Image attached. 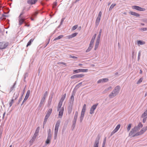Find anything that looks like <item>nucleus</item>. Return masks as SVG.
Wrapping results in <instances>:
<instances>
[{
    "instance_id": "obj_1",
    "label": "nucleus",
    "mask_w": 147,
    "mask_h": 147,
    "mask_svg": "<svg viewBox=\"0 0 147 147\" xmlns=\"http://www.w3.org/2000/svg\"><path fill=\"white\" fill-rule=\"evenodd\" d=\"M120 89V87L119 86L115 87L112 92L109 95L110 98H112L117 95Z\"/></svg>"
},
{
    "instance_id": "obj_2",
    "label": "nucleus",
    "mask_w": 147,
    "mask_h": 147,
    "mask_svg": "<svg viewBox=\"0 0 147 147\" xmlns=\"http://www.w3.org/2000/svg\"><path fill=\"white\" fill-rule=\"evenodd\" d=\"M143 127V125L141 123H140L138 125V126L135 127L134 128L132 129L129 134V136H131L136 131L138 130L140 128L142 127Z\"/></svg>"
},
{
    "instance_id": "obj_3",
    "label": "nucleus",
    "mask_w": 147,
    "mask_h": 147,
    "mask_svg": "<svg viewBox=\"0 0 147 147\" xmlns=\"http://www.w3.org/2000/svg\"><path fill=\"white\" fill-rule=\"evenodd\" d=\"M48 135L47 139L45 142L46 144H49L51 140V129H49L47 131Z\"/></svg>"
},
{
    "instance_id": "obj_4",
    "label": "nucleus",
    "mask_w": 147,
    "mask_h": 147,
    "mask_svg": "<svg viewBox=\"0 0 147 147\" xmlns=\"http://www.w3.org/2000/svg\"><path fill=\"white\" fill-rule=\"evenodd\" d=\"M147 129V126H145L143 127L142 129L140 130V131L138 133H136L135 135H132L131 136L133 137H134L136 136H138L142 134Z\"/></svg>"
},
{
    "instance_id": "obj_5",
    "label": "nucleus",
    "mask_w": 147,
    "mask_h": 147,
    "mask_svg": "<svg viewBox=\"0 0 147 147\" xmlns=\"http://www.w3.org/2000/svg\"><path fill=\"white\" fill-rule=\"evenodd\" d=\"M98 103H97L92 105L90 109V114H92L94 113V111L96 109L98 105Z\"/></svg>"
},
{
    "instance_id": "obj_6",
    "label": "nucleus",
    "mask_w": 147,
    "mask_h": 147,
    "mask_svg": "<svg viewBox=\"0 0 147 147\" xmlns=\"http://www.w3.org/2000/svg\"><path fill=\"white\" fill-rule=\"evenodd\" d=\"M132 7L133 9H136L140 11H144L146 10L144 8L136 5L132 6Z\"/></svg>"
},
{
    "instance_id": "obj_7",
    "label": "nucleus",
    "mask_w": 147,
    "mask_h": 147,
    "mask_svg": "<svg viewBox=\"0 0 147 147\" xmlns=\"http://www.w3.org/2000/svg\"><path fill=\"white\" fill-rule=\"evenodd\" d=\"M88 71V69H80L77 70H74V72L75 73H78L80 72H87Z\"/></svg>"
},
{
    "instance_id": "obj_8",
    "label": "nucleus",
    "mask_w": 147,
    "mask_h": 147,
    "mask_svg": "<svg viewBox=\"0 0 147 147\" xmlns=\"http://www.w3.org/2000/svg\"><path fill=\"white\" fill-rule=\"evenodd\" d=\"M8 46V44L3 42H0V49L5 48Z\"/></svg>"
},
{
    "instance_id": "obj_9",
    "label": "nucleus",
    "mask_w": 147,
    "mask_h": 147,
    "mask_svg": "<svg viewBox=\"0 0 147 147\" xmlns=\"http://www.w3.org/2000/svg\"><path fill=\"white\" fill-rule=\"evenodd\" d=\"M120 127V125L119 124L117 125L115 128L111 132V134L110 136H111L112 135L115 133L119 129Z\"/></svg>"
},
{
    "instance_id": "obj_10",
    "label": "nucleus",
    "mask_w": 147,
    "mask_h": 147,
    "mask_svg": "<svg viewBox=\"0 0 147 147\" xmlns=\"http://www.w3.org/2000/svg\"><path fill=\"white\" fill-rule=\"evenodd\" d=\"M84 76V75L83 74H77L76 75H74L71 76V78L72 79H74L76 78H81L83 77Z\"/></svg>"
},
{
    "instance_id": "obj_11",
    "label": "nucleus",
    "mask_w": 147,
    "mask_h": 147,
    "mask_svg": "<svg viewBox=\"0 0 147 147\" xmlns=\"http://www.w3.org/2000/svg\"><path fill=\"white\" fill-rule=\"evenodd\" d=\"M60 121L59 120H58L56 124L55 125L54 131H58L59 129V127L60 125Z\"/></svg>"
},
{
    "instance_id": "obj_12",
    "label": "nucleus",
    "mask_w": 147,
    "mask_h": 147,
    "mask_svg": "<svg viewBox=\"0 0 147 147\" xmlns=\"http://www.w3.org/2000/svg\"><path fill=\"white\" fill-rule=\"evenodd\" d=\"M99 142V138H97L94 144L93 147H98Z\"/></svg>"
},
{
    "instance_id": "obj_13",
    "label": "nucleus",
    "mask_w": 147,
    "mask_h": 147,
    "mask_svg": "<svg viewBox=\"0 0 147 147\" xmlns=\"http://www.w3.org/2000/svg\"><path fill=\"white\" fill-rule=\"evenodd\" d=\"M64 111L63 108L62 107L59 109V117L60 118H61L63 115Z\"/></svg>"
},
{
    "instance_id": "obj_14",
    "label": "nucleus",
    "mask_w": 147,
    "mask_h": 147,
    "mask_svg": "<svg viewBox=\"0 0 147 147\" xmlns=\"http://www.w3.org/2000/svg\"><path fill=\"white\" fill-rule=\"evenodd\" d=\"M108 81V79L107 78H103L100 79L98 80L97 83L99 84L101 83L105 82Z\"/></svg>"
},
{
    "instance_id": "obj_15",
    "label": "nucleus",
    "mask_w": 147,
    "mask_h": 147,
    "mask_svg": "<svg viewBox=\"0 0 147 147\" xmlns=\"http://www.w3.org/2000/svg\"><path fill=\"white\" fill-rule=\"evenodd\" d=\"M45 98H42L40 100V103L39 105V107H41L45 103Z\"/></svg>"
},
{
    "instance_id": "obj_16",
    "label": "nucleus",
    "mask_w": 147,
    "mask_h": 147,
    "mask_svg": "<svg viewBox=\"0 0 147 147\" xmlns=\"http://www.w3.org/2000/svg\"><path fill=\"white\" fill-rule=\"evenodd\" d=\"M38 0H28L27 3L28 4L32 5L35 4Z\"/></svg>"
},
{
    "instance_id": "obj_17",
    "label": "nucleus",
    "mask_w": 147,
    "mask_h": 147,
    "mask_svg": "<svg viewBox=\"0 0 147 147\" xmlns=\"http://www.w3.org/2000/svg\"><path fill=\"white\" fill-rule=\"evenodd\" d=\"M129 13L132 15L135 16L136 17H138L140 16V15L138 13L133 11H130Z\"/></svg>"
},
{
    "instance_id": "obj_18",
    "label": "nucleus",
    "mask_w": 147,
    "mask_h": 147,
    "mask_svg": "<svg viewBox=\"0 0 147 147\" xmlns=\"http://www.w3.org/2000/svg\"><path fill=\"white\" fill-rule=\"evenodd\" d=\"M25 19L23 18H19V25H21L24 22Z\"/></svg>"
},
{
    "instance_id": "obj_19",
    "label": "nucleus",
    "mask_w": 147,
    "mask_h": 147,
    "mask_svg": "<svg viewBox=\"0 0 147 147\" xmlns=\"http://www.w3.org/2000/svg\"><path fill=\"white\" fill-rule=\"evenodd\" d=\"M99 42L100 40L97 39L94 47V49L95 50H96V49L98 48L99 45Z\"/></svg>"
},
{
    "instance_id": "obj_20",
    "label": "nucleus",
    "mask_w": 147,
    "mask_h": 147,
    "mask_svg": "<svg viewBox=\"0 0 147 147\" xmlns=\"http://www.w3.org/2000/svg\"><path fill=\"white\" fill-rule=\"evenodd\" d=\"M37 135H37L36 134H34L32 138L31 139V140L30 141V142H33L35 140V139H36Z\"/></svg>"
},
{
    "instance_id": "obj_21",
    "label": "nucleus",
    "mask_w": 147,
    "mask_h": 147,
    "mask_svg": "<svg viewBox=\"0 0 147 147\" xmlns=\"http://www.w3.org/2000/svg\"><path fill=\"white\" fill-rule=\"evenodd\" d=\"M100 18L98 17H97V19H96V20L95 24H96V25L97 26L99 24L100 20Z\"/></svg>"
},
{
    "instance_id": "obj_22",
    "label": "nucleus",
    "mask_w": 147,
    "mask_h": 147,
    "mask_svg": "<svg viewBox=\"0 0 147 147\" xmlns=\"http://www.w3.org/2000/svg\"><path fill=\"white\" fill-rule=\"evenodd\" d=\"M62 102L59 101L58 106L57 109V111H59V109L62 108H61V107L62 104Z\"/></svg>"
},
{
    "instance_id": "obj_23",
    "label": "nucleus",
    "mask_w": 147,
    "mask_h": 147,
    "mask_svg": "<svg viewBox=\"0 0 147 147\" xmlns=\"http://www.w3.org/2000/svg\"><path fill=\"white\" fill-rule=\"evenodd\" d=\"M52 109H49L48 110L46 115L48 116H49V117L52 113Z\"/></svg>"
},
{
    "instance_id": "obj_24",
    "label": "nucleus",
    "mask_w": 147,
    "mask_h": 147,
    "mask_svg": "<svg viewBox=\"0 0 147 147\" xmlns=\"http://www.w3.org/2000/svg\"><path fill=\"white\" fill-rule=\"evenodd\" d=\"M30 93V90H28L27 91L26 94V95L25 96V98L26 99H25V100H26V99H28V97L29 96Z\"/></svg>"
},
{
    "instance_id": "obj_25",
    "label": "nucleus",
    "mask_w": 147,
    "mask_h": 147,
    "mask_svg": "<svg viewBox=\"0 0 147 147\" xmlns=\"http://www.w3.org/2000/svg\"><path fill=\"white\" fill-rule=\"evenodd\" d=\"M86 105L85 104L83 105V107L81 113H85L86 109Z\"/></svg>"
},
{
    "instance_id": "obj_26",
    "label": "nucleus",
    "mask_w": 147,
    "mask_h": 147,
    "mask_svg": "<svg viewBox=\"0 0 147 147\" xmlns=\"http://www.w3.org/2000/svg\"><path fill=\"white\" fill-rule=\"evenodd\" d=\"M74 97L73 95H72L71 96L70 99V102H69L70 104H72L74 102Z\"/></svg>"
},
{
    "instance_id": "obj_27",
    "label": "nucleus",
    "mask_w": 147,
    "mask_h": 147,
    "mask_svg": "<svg viewBox=\"0 0 147 147\" xmlns=\"http://www.w3.org/2000/svg\"><path fill=\"white\" fill-rule=\"evenodd\" d=\"M16 82L14 84H13V85L11 86V87L10 89V92L12 91L15 88V86L16 85Z\"/></svg>"
},
{
    "instance_id": "obj_28",
    "label": "nucleus",
    "mask_w": 147,
    "mask_h": 147,
    "mask_svg": "<svg viewBox=\"0 0 147 147\" xmlns=\"http://www.w3.org/2000/svg\"><path fill=\"white\" fill-rule=\"evenodd\" d=\"M147 116V109L144 111L141 117L144 118Z\"/></svg>"
},
{
    "instance_id": "obj_29",
    "label": "nucleus",
    "mask_w": 147,
    "mask_h": 147,
    "mask_svg": "<svg viewBox=\"0 0 147 147\" xmlns=\"http://www.w3.org/2000/svg\"><path fill=\"white\" fill-rule=\"evenodd\" d=\"M66 96V94H64L61 98L60 101L63 102Z\"/></svg>"
},
{
    "instance_id": "obj_30",
    "label": "nucleus",
    "mask_w": 147,
    "mask_h": 147,
    "mask_svg": "<svg viewBox=\"0 0 147 147\" xmlns=\"http://www.w3.org/2000/svg\"><path fill=\"white\" fill-rule=\"evenodd\" d=\"M85 113H81V116L80 118V121L81 122L82 121L84 116Z\"/></svg>"
},
{
    "instance_id": "obj_31",
    "label": "nucleus",
    "mask_w": 147,
    "mask_h": 147,
    "mask_svg": "<svg viewBox=\"0 0 147 147\" xmlns=\"http://www.w3.org/2000/svg\"><path fill=\"white\" fill-rule=\"evenodd\" d=\"M138 44L139 45H143L145 44V42L141 40H138L137 42Z\"/></svg>"
},
{
    "instance_id": "obj_32",
    "label": "nucleus",
    "mask_w": 147,
    "mask_h": 147,
    "mask_svg": "<svg viewBox=\"0 0 147 147\" xmlns=\"http://www.w3.org/2000/svg\"><path fill=\"white\" fill-rule=\"evenodd\" d=\"M63 35H60L58 36L57 37L55 38L54 39V40H57L61 38H63Z\"/></svg>"
},
{
    "instance_id": "obj_33",
    "label": "nucleus",
    "mask_w": 147,
    "mask_h": 147,
    "mask_svg": "<svg viewBox=\"0 0 147 147\" xmlns=\"http://www.w3.org/2000/svg\"><path fill=\"white\" fill-rule=\"evenodd\" d=\"M34 39H31L28 42L26 47H28V46H30L31 45V43L33 41Z\"/></svg>"
},
{
    "instance_id": "obj_34",
    "label": "nucleus",
    "mask_w": 147,
    "mask_h": 147,
    "mask_svg": "<svg viewBox=\"0 0 147 147\" xmlns=\"http://www.w3.org/2000/svg\"><path fill=\"white\" fill-rule=\"evenodd\" d=\"M78 113L77 111H76L74 117V119L76 120H77V118L78 116Z\"/></svg>"
},
{
    "instance_id": "obj_35",
    "label": "nucleus",
    "mask_w": 147,
    "mask_h": 147,
    "mask_svg": "<svg viewBox=\"0 0 147 147\" xmlns=\"http://www.w3.org/2000/svg\"><path fill=\"white\" fill-rule=\"evenodd\" d=\"M102 31V29H100V31L99 32V34L98 36V37L97 39V40H100V36L101 35Z\"/></svg>"
},
{
    "instance_id": "obj_36",
    "label": "nucleus",
    "mask_w": 147,
    "mask_h": 147,
    "mask_svg": "<svg viewBox=\"0 0 147 147\" xmlns=\"http://www.w3.org/2000/svg\"><path fill=\"white\" fill-rule=\"evenodd\" d=\"M58 131H54V139L56 140L57 138Z\"/></svg>"
},
{
    "instance_id": "obj_37",
    "label": "nucleus",
    "mask_w": 147,
    "mask_h": 147,
    "mask_svg": "<svg viewBox=\"0 0 147 147\" xmlns=\"http://www.w3.org/2000/svg\"><path fill=\"white\" fill-rule=\"evenodd\" d=\"M116 5V4H112L109 8V10H112V9Z\"/></svg>"
},
{
    "instance_id": "obj_38",
    "label": "nucleus",
    "mask_w": 147,
    "mask_h": 147,
    "mask_svg": "<svg viewBox=\"0 0 147 147\" xmlns=\"http://www.w3.org/2000/svg\"><path fill=\"white\" fill-rule=\"evenodd\" d=\"M72 110V108L71 106H69L68 109V112L69 114H70Z\"/></svg>"
},
{
    "instance_id": "obj_39",
    "label": "nucleus",
    "mask_w": 147,
    "mask_h": 147,
    "mask_svg": "<svg viewBox=\"0 0 147 147\" xmlns=\"http://www.w3.org/2000/svg\"><path fill=\"white\" fill-rule=\"evenodd\" d=\"M39 130H40V127H38L36 128V129L35 131V132L34 134L38 135V134L39 131Z\"/></svg>"
},
{
    "instance_id": "obj_40",
    "label": "nucleus",
    "mask_w": 147,
    "mask_h": 147,
    "mask_svg": "<svg viewBox=\"0 0 147 147\" xmlns=\"http://www.w3.org/2000/svg\"><path fill=\"white\" fill-rule=\"evenodd\" d=\"M14 102V99H12L11 101L9 102V107H11L13 103Z\"/></svg>"
},
{
    "instance_id": "obj_41",
    "label": "nucleus",
    "mask_w": 147,
    "mask_h": 147,
    "mask_svg": "<svg viewBox=\"0 0 147 147\" xmlns=\"http://www.w3.org/2000/svg\"><path fill=\"white\" fill-rule=\"evenodd\" d=\"M47 95H48L47 92V91H46L45 92V93L44 94L42 98L45 99L46 97L47 96Z\"/></svg>"
},
{
    "instance_id": "obj_42",
    "label": "nucleus",
    "mask_w": 147,
    "mask_h": 147,
    "mask_svg": "<svg viewBox=\"0 0 147 147\" xmlns=\"http://www.w3.org/2000/svg\"><path fill=\"white\" fill-rule=\"evenodd\" d=\"M92 48V46H91L89 45V46L88 49L86 51V52H87L89 51H90V50Z\"/></svg>"
},
{
    "instance_id": "obj_43",
    "label": "nucleus",
    "mask_w": 147,
    "mask_h": 147,
    "mask_svg": "<svg viewBox=\"0 0 147 147\" xmlns=\"http://www.w3.org/2000/svg\"><path fill=\"white\" fill-rule=\"evenodd\" d=\"M94 40H92L91 39L90 42V44L89 45V46H92H92L93 45V43H94Z\"/></svg>"
},
{
    "instance_id": "obj_44",
    "label": "nucleus",
    "mask_w": 147,
    "mask_h": 147,
    "mask_svg": "<svg viewBox=\"0 0 147 147\" xmlns=\"http://www.w3.org/2000/svg\"><path fill=\"white\" fill-rule=\"evenodd\" d=\"M131 124H130L128 125L127 128V131H129L130 130L131 127Z\"/></svg>"
},
{
    "instance_id": "obj_45",
    "label": "nucleus",
    "mask_w": 147,
    "mask_h": 147,
    "mask_svg": "<svg viewBox=\"0 0 147 147\" xmlns=\"http://www.w3.org/2000/svg\"><path fill=\"white\" fill-rule=\"evenodd\" d=\"M106 138H105L104 140L102 147H105V146L106 143Z\"/></svg>"
},
{
    "instance_id": "obj_46",
    "label": "nucleus",
    "mask_w": 147,
    "mask_h": 147,
    "mask_svg": "<svg viewBox=\"0 0 147 147\" xmlns=\"http://www.w3.org/2000/svg\"><path fill=\"white\" fill-rule=\"evenodd\" d=\"M78 27V25H76L75 26H74L72 27V30L74 31Z\"/></svg>"
},
{
    "instance_id": "obj_47",
    "label": "nucleus",
    "mask_w": 147,
    "mask_h": 147,
    "mask_svg": "<svg viewBox=\"0 0 147 147\" xmlns=\"http://www.w3.org/2000/svg\"><path fill=\"white\" fill-rule=\"evenodd\" d=\"M57 64H63L64 65H65V66H67L66 64V63H63L62 62H58Z\"/></svg>"
},
{
    "instance_id": "obj_48",
    "label": "nucleus",
    "mask_w": 147,
    "mask_h": 147,
    "mask_svg": "<svg viewBox=\"0 0 147 147\" xmlns=\"http://www.w3.org/2000/svg\"><path fill=\"white\" fill-rule=\"evenodd\" d=\"M73 38V37L71 34V35L67 36H66V38L67 39H69L71 38Z\"/></svg>"
},
{
    "instance_id": "obj_49",
    "label": "nucleus",
    "mask_w": 147,
    "mask_h": 147,
    "mask_svg": "<svg viewBox=\"0 0 147 147\" xmlns=\"http://www.w3.org/2000/svg\"><path fill=\"white\" fill-rule=\"evenodd\" d=\"M142 78H141L137 82V84H139L142 82Z\"/></svg>"
},
{
    "instance_id": "obj_50",
    "label": "nucleus",
    "mask_w": 147,
    "mask_h": 147,
    "mask_svg": "<svg viewBox=\"0 0 147 147\" xmlns=\"http://www.w3.org/2000/svg\"><path fill=\"white\" fill-rule=\"evenodd\" d=\"M82 82H80L76 86L75 88H79L81 85Z\"/></svg>"
},
{
    "instance_id": "obj_51",
    "label": "nucleus",
    "mask_w": 147,
    "mask_h": 147,
    "mask_svg": "<svg viewBox=\"0 0 147 147\" xmlns=\"http://www.w3.org/2000/svg\"><path fill=\"white\" fill-rule=\"evenodd\" d=\"M140 55H141L140 52L139 51L138 53V61H139L140 59Z\"/></svg>"
},
{
    "instance_id": "obj_52",
    "label": "nucleus",
    "mask_w": 147,
    "mask_h": 147,
    "mask_svg": "<svg viewBox=\"0 0 147 147\" xmlns=\"http://www.w3.org/2000/svg\"><path fill=\"white\" fill-rule=\"evenodd\" d=\"M140 30H142L143 31H145L147 30V28H142L140 29Z\"/></svg>"
},
{
    "instance_id": "obj_53",
    "label": "nucleus",
    "mask_w": 147,
    "mask_h": 147,
    "mask_svg": "<svg viewBox=\"0 0 147 147\" xmlns=\"http://www.w3.org/2000/svg\"><path fill=\"white\" fill-rule=\"evenodd\" d=\"M78 34V33L75 32L71 34L73 37L74 38L76 36L77 34Z\"/></svg>"
},
{
    "instance_id": "obj_54",
    "label": "nucleus",
    "mask_w": 147,
    "mask_h": 147,
    "mask_svg": "<svg viewBox=\"0 0 147 147\" xmlns=\"http://www.w3.org/2000/svg\"><path fill=\"white\" fill-rule=\"evenodd\" d=\"M57 0L55 1L53 3V7H54L56 6L57 5Z\"/></svg>"
},
{
    "instance_id": "obj_55",
    "label": "nucleus",
    "mask_w": 147,
    "mask_h": 147,
    "mask_svg": "<svg viewBox=\"0 0 147 147\" xmlns=\"http://www.w3.org/2000/svg\"><path fill=\"white\" fill-rule=\"evenodd\" d=\"M23 94H22L21 96L20 97V98H19V100H18V102H19V103L21 101V100H22V97H23Z\"/></svg>"
},
{
    "instance_id": "obj_56",
    "label": "nucleus",
    "mask_w": 147,
    "mask_h": 147,
    "mask_svg": "<svg viewBox=\"0 0 147 147\" xmlns=\"http://www.w3.org/2000/svg\"><path fill=\"white\" fill-rule=\"evenodd\" d=\"M101 15L102 12L101 11H100L99 13L98 17L101 18Z\"/></svg>"
},
{
    "instance_id": "obj_57",
    "label": "nucleus",
    "mask_w": 147,
    "mask_h": 147,
    "mask_svg": "<svg viewBox=\"0 0 147 147\" xmlns=\"http://www.w3.org/2000/svg\"><path fill=\"white\" fill-rule=\"evenodd\" d=\"M111 86H109L106 89L105 91H108V90L111 89Z\"/></svg>"
},
{
    "instance_id": "obj_58",
    "label": "nucleus",
    "mask_w": 147,
    "mask_h": 147,
    "mask_svg": "<svg viewBox=\"0 0 147 147\" xmlns=\"http://www.w3.org/2000/svg\"><path fill=\"white\" fill-rule=\"evenodd\" d=\"M96 34H95L93 36L92 39L94 40L96 38Z\"/></svg>"
},
{
    "instance_id": "obj_59",
    "label": "nucleus",
    "mask_w": 147,
    "mask_h": 147,
    "mask_svg": "<svg viewBox=\"0 0 147 147\" xmlns=\"http://www.w3.org/2000/svg\"><path fill=\"white\" fill-rule=\"evenodd\" d=\"M69 57L70 58H73V59H77V57H76L75 56H72V55H70Z\"/></svg>"
},
{
    "instance_id": "obj_60",
    "label": "nucleus",
    "mask_w": 147,
    "mask_h": 147,
    "mask_svg": "<svg viewBox=\"0 0 147 147\" xmlns=\"http://www.w3.org/2000/svg\"><path fill=\"white\" fill-rule=\"evenodd\" d=\"M24 12L23 11H22L21 12V13L20 14V16H19L18 18H22L21 17V16L23 15L24 14Z\"/></svg>"
},
{
    "instance_id": "obj_61",
    "label": "nucleus",
    "mask_w": 147,
    "mask_h": 147,
    "mask_svg": "<svg viewBox=\"0 0 147 147\" xmlns=\"http://www.w3.org/2000/svg\"><path fill=\"white\" fill-rule=\"evenodd\" d=\"M65 19V18H63L61 19V22L60 23V25H62L63 24V22Z\"/></svg>"
},
{
    "instance_id": "obj_62",
    "label": "nucleus",
    "mask_w": 147,
    "mask_h": 147,
    "mask_svg": "<svg viewBox=\"0 0 147 147\" xmlns=\"http://www.w3.org/2000/svg\"><path fill=\"white\" fill-rule=\"evenodd\" d=\"M47 119H44V121H43V125H45L47 121Z\"/></svg>"
},
{
    "instance_id": "obj_63",
    "label": "nucleus",
    "mask_w": 147,
    "mask_h": 147,
    "mask_svg": "<svg viewBox=\"0 0 147 147\" xmlns=\"http://www.w3.org/2000/svg\"><path fill=\"white\" fill-rule=\"evenodd\" d=\"M146 118L144 117V118L143 119V122L144 123L146 121Z\"/></svg>"
},
{
    "instance_id": "obj_64",
    "label": "nucleus",
    "mask_w": 147,
    "mask_h": 147,
    "mask_svg": "<svg viewBox=\"0 0 147 147\" xmlns=\"http://www.w3.org/2000/svg\"><path fill=\"white\" fill-rule=\"evenodd\" d=\"M75 126V124H72L71 126V128H72V130L74 129Z\"/></svg>"
}]
</instances>
